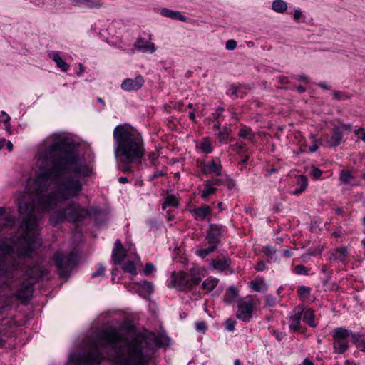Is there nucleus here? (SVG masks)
<instances>
[{"instance_id":"38","label":"nucleus","mask_w":365,"mask_h":365,"mask_svg":"<svg viewBox=\"0 0 365 365\" xmlns=\"http://www.w3.org/2000/svg\"><path fill=\"white\" fill-rule=\"evenodd\" d=\"M84 7L88 9H96L101 6V0H84Z\"/></svg>"},{"instance_id":"19","label":"nucleus","mask_w":365,"mask_h":365,"mask_svg":"<svg viewBox=\"0 0 365 365\" xmlns=\"http://www.w3.org/2000/svg\"><path fill=\"white\" fill-rule=\"evenodd\" d=\"M348 257V249L346 247H341L334 250L329 260H339L341 262H344Z\"/></svg>"},{"instance_id":"61","label":"nucleus","mask_w":365,"mask_h":365,"mask_svg":"<svg viewBox=\"0 0 365 365\" xmlns=\"http://www.w3.org/2000/svg\"><path fill=\"white\" fill-rule=\"evenodd\" d=\"M125 250L120 242V240H116L115 242V247H114V249L113 250Z\"/></svg>"},{"instance_id":"32","label":"nucleus","mask_w":365,"mask_h":365,"mask_svg":"<svg viewBox=\"0 0 365 365\" xmlns=\"http://www.w3.org/2000/svg\"><path fill=\"white\" fill-rule=\"evenodd\" d=\"M218 284V279L213 277H209L202 283V287L210 292L213 290Z\"/></svg>"},{"instance_id":"50","label":"nucleus","mask_w":365,"mask_h":365,"mask_svg":"<svg viewBox=\"0 0 365 365\" xmlns=\"http://www.w3.org/2000/svg\"><path fill=\"white\" fill-rule=\"evenodd\" d=\"M155 271V267L152 263H146L145 267L144 268V274L145 275H149Z\"/></svg>"},{"instance_id":"24","label":"nucleus","mask_w":365,"mask_h":365,"mask_svg":"<svg viewBox=\"0 0 365 365\" xmlns=\"http://www.w3.org/2000/svg\"><path fill=\"white\" fill-rule=\"evenodd\" d=\"M51 58L56 63L57 67L59 68L62 71H67L69 69V65L62 59L58 53H53Z\"/></svg>"},{"instance_id":"13","label":"nucleus","mask_w":365,"mask_h":365,"mask_svg":"<svg viewBox=\"0 0 365 365\" xmlns=\"http://www.w3.org/2000/svg\"><path fill=\"white\" fill-rule=\"evenodd\" d=\"M224 231V227L217 225H211L210 229L206 237V240H207L208 243L210 245L216 246V245L219 242L220 238Z\"/></svg>"},{"instance_id":"47","label":"nucleus","mask_w":365,"mask_h":365,"mask_svg":"<svg viewBox=\"0 0 365 365\" xmlns=\"http://www.w3.org/2000/svg\"><path fill=\"white\" fill-rule=\"evenodd\" d=\"M245 147V143L242 141L236 142L235 143L230 145V148L236 152H240Z\"/></svg>"},{"instance_id":"27","label":"nucleus","mask_w":365,"mask_h":365,"mask_svg":"<svg viewBox=\"0 0 365 365\" xmlns=\"http://www.w3.org/2000/svg\"><path fill=\"white\" fill-rule=\"evenodd\" d=\"M179 205V199L174 195H168L165 198L163 204V209H165L168 206L178 207Z\"/></svg>"},{"instance_id":"64","label":"nucleus","mask_w":365,"mask_h":365,"mask_svg":"<svg viewBox=\"0 0 365 365\" xmlns=\"http://www.w3.org/2000/svg\"><path fill=\"white\" fill-rule=\"evenodd\" d=\"M248 160H249V155H245L242 156V158L240 160V163L245 164L248 161Z\"/></svg>"},{"instance_id":"6","label":"nucleus","mask_w":365,"mask_h":365,"mask_svg":"<svg viewBox=\"0 0 365 365\" xmlns=\"http://www.w3.org/2000/svg\"><path fill=\"white\" fill-rule=\"evenodd\" d=\"M257 304V299L252 296L240 298L237 301L236 317L244 322H248L252 317V313Z\"/></svg>"},{"instance_id":"44","label":"nucleus","mask_w":365,"mask_h":365,"mask_svg":"<svg viewBox=\"0 0 365 365\" xmlns=\"http://www.w3.org/2000/svg\"><path fill=\"white\" fill-rule=\"evenodd\" d=\"M142 289L146 294H150L153 292V285L151 282L145 281L142 284Z\"/></svg>"},{"instance_id":"26","label":"nucleus","mask_w":365,"mask_h":365,"mask_svg":"<svg viewBox=\"0 0 365 365\" xmlns=\"http://www.w3.org/2000/svg\"><path fill=\"white\" fill-rule=\"evenodd\" d=\"M229 265L230 260L228 259L215 260L212 262L213 268L220 272L225 271L227 269H228Z\"/></svg>"},{"instance_id":"49","label":"nucleus","mask_w":365,"mask_h":365,"mask_svg":"<svg viewBox=\"0 0 365 365\" xmlns=\"http://www.w3.org/2000/svg\"><path fill=\"white\" fill-rule=\"evenodd\" d=\"M237 47V42L233 39L227 41L225 48L227 50L233 51Z\"/></svg>"},{"instance_id":"8","label":"nucleus","mask_w":365,"mask_h":365,"mask_svg":"<svg viewBox=\"0 0 365 365\" xmlns=\"http://www.w3.org/2000/svg\"><path fill=\"white\" fill-rule=\"evenodd\" d=\"M199 168L201 172L205 175H215L220 178L222 173V165L221 160L218 158H212L211 160H201L199 163Z\"/></svg>"},{"instance_id":"28","label":"nucleus","mask_w":365,"mask_h":365,"mask_svg":"<svg viewBox=\"0 0 365 365\" xmlns=\"http://www.w3.org/2000/svg\"><path fill=\"white\" fill-rule=\"evenodd\" d=\"M126 257V250H113L112 258L114 262V264H120L121 262Z\"/></svg>"},{"instance_id":"17","label":"nucleus","mask_w":365,"mask_h":365,"mask_svg":"<svg viewBox=\"0 0 365 365\" xmlns=\"http://www.w3.org/2000/svg\"><path fill=\"white\" fill-rule=\"evenodd\" d=\"M202 271V269L200 267H193L190 269L188 273H186L190 288L200 283L201 277L203 275Z\"/></svg>"},{"instance_id":"51","label":"nucleus","mask_w":365,"mask_h":365,"mask_svg":"<svg viewBox=\"0 0 365 365\" xmlns=\"http://www.w3.org/2000/svg\"><path fill=\"white\" fill-rule=\"evenodd\" d=\"M356 135H357L359 139H361L364 142H365V130L362 128H359V129L354 131Z\"/></svg>"},{"instance_id":"1","label":"nucleus","mask_w":365,"mask_h":365,"mask_svg":"<svg viewBox=\"0 0 365 365\" xmlns=\"http://www.w3.org/2000/svg\"><path fill=\"white\" fill-rule=\"evenodd\" d=\"M36 159L38 175L29 180L28 191L18 197L21 218L19 257H29L41 245L38 235L43 215L60 202L78 196L82 183L77 178L88 173L74 142L63 133L46 137L38 146Z\"/></svg>"},{"instance_id":"9","label":"nucleus","mask_w":365,"mask_h":365,"mask_svg":"<svg viewBox=\"0 0 365 365\" xmlns=\"http://www.w3.org/2000/svg\"><path fill=\"white\" fill-rule=\"evenodd\" d=\"M151 39V34L149 35V40H146L143 37H138L134 43V48L144 53H153L157 51V48L155 43L150 41Z\"/></svg>"},{"instance_id":"55","label":"nucleus","mask_w":365,"mask_h":365,"mask_svg":"<svg viewBox=\"0 0 365 365\" xmlns=\"http://www.w3.org/2000/svg\"><path fill=\"white\" fill-rule=\"evenodd\" d=\"M264 252L267 255H272L274 253H275V250H274V247H272L271 246H266V247H264Z\"/></svg>"},{"instance_id":"4","label":"nucleus","mask_w":365,"mask_h":365,"mask_svg":"<svg viewBox=\"0 0 365 365\" xmlns=\"http://www.w3.org/2000/svg\"><path fill=\"white\" fill-rule=\"evenodd\" d=\"M88 215L86 208L76 202H71L63 209L55 210L50 216L49 222L56 226L64 221L71 222L84 220Z\"/></svg>"},{"instance_id":"34","label":"nucleus","mask_w":365,"mask_h":365,"mask_svg":"<svg viewBox=\"0 0 365 365\" xmlns=\"http://www.w3.org/2000/svg\"><path fill=\"white\" fill-rule=\"evenodd\" d=\"M242 89V86L232 85L230 87L227 93L232 96L233 98H242L243 96Z\"/></svg>"},{"instance_id":"20","label":"nucleus","mask_w":365,"mask_h":365,"mask_svg":"<svg viewBox=\"0 0 365 365\" xmlns=\"http://www.w3.org/2000/svg\"><path fill=\"white\" fill-rule=\"evenodd\" d=\"M160 14L165 17L172 19L180 20L181 21H186V17L180 11H172L169 9L163 8L160 10Z\"/></svg>"},{"instance_id":"31","label":"nucleus","mask_w":365,"mask_h":365,"mask_svg":"<svg viewBox=\"0 0 365 365\" xmlns=\"http://www.w3.org/2000/svg\"><path fill=\"white\" fill-rule=\"evenodd\" d=\"M354 180V176L352 173L346 170H341L339 175V180L343 184H350Z\"/></svg>"},{"instance_id":"46","label":"nucleus","mask_w":365,"mask_h":365,"mask_svg":"<svg viewBox=\"0 0 365 365\" xmlns=\"http://www.w3.org/2000/svg\"><path fill=\"white\" fill-rule=\"evenodd\" d=\"M294 272L297 274H303V275L308 274V269L306 267H304V265H297L294 267Z\"/></svg>"},{"instance_id":"23","label":"nucleus","mask_w":365,"mask_h":365,"mask_svg":"<svg viewBox=\"0 0 365 365\" xmlns=\"http://www.w3.org/2000/svg\"><path fill=\"white\" fill-rule=\"evenodd\" d=\"M238 135L240 138L247 140L252 143L254 142L255 138V135L251 128L246 125H243L240 128Z\"/></svg>"},{"instance_id":"33","label":"nucleus","mask_w":365,"mask_h":365,"mask_svg":"<svg viewBox=\"0 0 365 365\" xmlns=\"http://www.w3.org/2000/svg\"><path fill=\"white\" fill-rule=\"evenodd\" d=\"M34 285V282L32 281H29L27 282L24 287H25V292H23L21 290H19L18 292H17V296L19 298H27V297L31 294V287L32 286Z\"/></svg>"},{"instance_id":"37","label":"nucleus","mask_w":365,"mask_h":365,"mask_svg":"<svg viewBox=\"0 0 365 365\" xmlns=\"http://www.w3.org/2000/svg\"><path fill=\"white\" fill-rule=\"evenodd\" d=\"M216 250L215 245H212L207 249L199 250L196 252L197 255L201 258L206 257L208 255L213 252Z\"/></svg>"},{"instance_id":"59","label":"nucleus","mask_w":365,"mask_h":365,"mask_svg":"<svg viewBox=\"0 0 365 365\" xmlns=\"http://www.w3.org/2000/svg\"><path fill=\"white\" fill-rule=\"evenodd\" d=\"M295 79L298 80V81H304L305 83H308L309 82V80H308V77L305 75H299V76H295Z\"/></svg>"},{"instance_id":"53","label":"nucleus","mask_w":365,"mask_h":365,"mask_svg":"<svg viewBox=\"0 0 365 365\" xmlns=\"http://www.w3.org/2000/svg\"><path fill=\"white\" fill-rule=\"evenodd\" d=\"M104 271H105L104 267H103L102 265H99L98 267V269H97L96 272H93L92 274V277H98V276L103 275Z\"/></svg>"},{"instance_id":"11","label":"nucleus","mask_w":365,"mask_h":365,"mask_svg":"<svg viewBox=\"0 0 365 365\" xmlns=\"http://www.w3.org/2000/svg\"><path fill=\"white\" fill-rule=\"evenodd\" d=\"M302 307H297L289 315V327L293 331H299L301 329V317Z\"/></svg>"},{"instance_id":"15","label":"nucleus","mask_w":365,"mask_h":365,"mask_svg":"<svg viewBox=\"0 0 365 365\" xmlns=\"http://www.w3.org/2000/svg\"><path fill=\"white\" fill-rule=\"evenodd\" d=\"M48 271L41 265H36L26 272V276L30 279H43L47 276Z\"/></svg>"},{"instance_id":"25","label":"nucleus","mask_w":365,"mask_h":365,"mask_svg":"<svg viewBox=\"0 0 365 365\" xmlns=\"http://www.w3.org/2000/svg\"><path fill=\"white\" fill-rule=\"evenodd\" d=\"M238 292L237 289L233 287H230L224 295V301L227 303L233 302L237 297Z\"/></svg>"},{"instance_id":"56","label":"nucleus","mask_w":365,"mask_h":365,"mask_svg":"<svg viewBox=\"0 0 365 365\" xmlns=\"http://www.w3.org/2000/svg\"><path fill=\"white\" fill-rule=\"evenodd\" d=\"M224 110V108L222 107H220L219 106L216 110H215V120H218L220 118V117L222 115V112Z\"/></svg>"},{"instance_id":"12","label":"nucleus","mask_w":365,"mask_h":365,"mask_svg":"<svg viewBox=\"0 0 365 365\" xmlns=\"http://www.w3.org/2000/svg\"><path fill=\"white\" fill-rule=\"evenodd\" d=\"M144 82L143 78L138 76L135 78H126L122 82L120 87L125 91H138L142 88Z\"/></svg>"},{"instance_id":"14","label":"nucleus","mask_w":365,"mask_h":365,"mask_svg":"<svg viewBox=\"0 0 365 365\" xmlns=\"http://www.w3.org/2000/svg\"><path fill=\"white\" fill-rule=\"evenodd\" d=\"M190 212L197 221H203L212 214V210L209 205H203L199 207L190 210Z\"/></svg>"},{"instance_id":"52","label":"nucleus","mask_w":365,"mask_h":365,"mask_svg":"<svg viewBox=\"0 0 365 365\" xmlns=\"http://www.w3.org/2000/svg\"><path fill=\"white\" fill-rule=\"evenodd\" d=\"M195 327L198 331H205L207 329V327L204 322H197L195 324Z\"/></svg>"},{"instance_id":"43","label":"nucleus","mask_w":365,"mask_h":365,"mask_svg":"<svg viewBox=\"0 0 365 365\" xmlns=\"http://www.w3.org/2000/svg\"><path fill=\"white\" fill-rule=\"evenodd\" d=\"M148 157L150 162L155 165L156 160H158L159 157V150L156 148L155 150L149 152L148 154Z\"/></svg>"},{"instance_id":"30","label":"nucleus","mask_w":365,"mask_h":365,"mask_svg":"<svg viewBox=\"0 0 365 365\" xmlns=\"http://www.w3.org/2000/svg\"><path fill=\"white\" fill-rule=\"evenodd\" d=\"M12 251L13 248L11 246L3 242H0V258L3 257L4 259H7ZM1 262H0V264Z\"/></svg>"},{"instance_id":"39","label":"nucleus","mask_w":365,"mask_h":365,"mask_svg":"<svg viewBox=\"0 0 365 365\" xmlns=\"http://www.w3.org/2000/svg\"><path fill=\"white\" fill-rule=\"evenodd\" d=\"M230 130L225 127L218 133V139L220 142L225 143L229 138Z\"/></svg>"},{"instance_id":"2","label":"nucleus","mask_w":365,"mask_h":365,"mask_svg":"<svg viewBox=\"0 0 365 365\" xmlns=\"http://www.w3.org/2000/svg\"><path fill=\"white\" fill-rule=\"evenodd\" d=\"M155 338L143 334L128 337L120 329L106 328L89 343L88 351L71 354L69 360L74 365H99L104 359L102 351L110 346L115 354V365H148L153 354L150 341Z\"/></svg>"},{"instance_id":"5","label":"nucleus","mask_w":365,"mask_h":365,"mask_svg":"<svg viewBox=\"0 0 365 365\" xmlns=\"http://www.w3.org/2000/svg\"><path fill=\"white\" fill-rule=\"evenodd\" d=\"M333 348L335 353L343 354L349 347L350 341H357L358 336L349 329L338 327L333 331Z\"/></svg>"},{"instance_id":"62","label":"nucleus","mask_w":365,"mask_h":365,"mask_svg":"<svg viewBox=\"0 0 365 365\" xmlns=\"http://www.w3.org/2000/svg\"><path fill=\"white\" fill-rule=\"evenodd\" d=\"M278 81L280 83H282V84H287L289 83V80H288L287 77H285V76H279Z\"/></svg>"},{"instance_id":"18","label":"nucleus","mask_w":365,"mask_h":365,"mask_svg":"<svg viewBox=\"0 0 365 365\" xmlns=\"http://www.w3.org/2000/svg\"><path fill=\"white\" fill-rule=\"evenodd\" d=\"M343 135L339 128H334L331 135H327L326 140L329 146L336 147L342 140Z\"/></svg>"},{"instance_id":"7","label":"nucleus","mask_w":365,"mask_h":365,"mask_svg":"<svg viewBox=\"0 0 365 365\" xmlns=\"http://www.w3.org/2000/svg\"><path fill=\"white\" fill-rule=\"evenodd\" d=\"M53 259L61 277H66L77 262V256L71 253L65 256L61 252L54 255Z\"/></svg>"},{"instance_id":"10","label":"nucleus","mask_w":365,"mask_h":365,"mask_svg":"<svg viewBox=\"0 0 365 365\" xmlns=\"http://www.w3.org/2000/svg\"><path fill=\"white\" fill-rule=\"evenodd\" d=\"M170 284L173 287L178 288L180 290H185L190 288L186 273L182 272L178 273L173 272L172 274Z\"/></svg>"},{"instance_id":"21","label":"nucleus","mask_w":365,"mask_h":365,"mask_svg":"<svg viewBox=\"0 0 365 365\" xmlns=\"http://www.w3.org/2000/svg\"><path fill=\"white\" fill-rule=\"evenodd\" d=\"M302 317L303 318V321L310 327H317V324L314 321L315 315L314 314V311L312 309L302 307Z\"/></svg>"},{"instance_id":"16","label":"nucleus","mask_w":365,"mask_h":365,"mask_svg":"<svg viewBox=\"0 0 365 365\" xmlns=\"http://www.w3.org/2000/svg\"><path fill=\"white\" fill-rule=\"evenodd\" d=\"M221 183L222 180L218 178L205 181V188L202 192V197L206 199L210 195L215 194L217 189L214 187L213 185H219Z\"/></svg>"},{"instance_id":"63","label":"nucleus","mask_w":365,"mask_h":365,"mask_svg":"<svg viewBox=\"0 0 365 365\" xmlns=\"http://www.w3.org/2000/svg\"><path fill=\"white\" fill-rule=\"evenodd\" d=\"M72 4L75 6H84V0H71Z\"/></svg>"},{"instance_id":"60","label":"nucleus","mask_w":365,"mask_h":365,"mask_svg":"<svg viewBox=\"0 0 365 365\" xmlns=\"http://www.w3.org/2000/svg\"><path fill=\"white\" fill-rule=\"evenodd\" d=\"M257 271H263L265 269V264L263 262H259L255 267Z\"/></svg>"},{"instance_id":"58","label":"nucleus","mask_w":365,"mask_h":365,"mask_svg":"<svg viewBox=\"0 0 365 365\" xmlns=\"http://www.w3.org/2000/svg\"><path fill=\"white\" fill-rule=\"evenodd\" d=\"M302 15V11H301V10H300V9H295V10H294V19L296 21L299 20V19L301 18Z\"/></svg>"},{"instance_id":"35","label":"nucleus","mask_w":365,"mask_h":365,"mask_svg":"<svg viewBox=\"0 0 365 365\" xmlns=\"http://www.w3.org/2000/svg\"><path fill=\"white\" fill-rule=\"evenodd\" d=\"M200 148L202 151L205 153L208 154L212 153L213 150V148L210 140L208 138L203 139L200 144Z\"/></svg>"},{"instance_id":"42","label":"nucleus","mask_w":365,"mask_h":365,"mask_svg":"<svg viewBox=\"0 0 365 365\" xmlns=\"http://www.w3.org/2000/svg\"><path fill=\"white\" fill-rule=\"evenodd\" d=\"M358 336L357 341H353L357 348L362 351H365V340L361 339V335L359 333H355Z\"/></svg>"},{"instance_id":"22","label":"nucleus","mask_w":365,"mask_h":365,"mask_svg":"<svg viewBox=\"0 0 365 365\" xmlns=\"http://www.w3.org/2000/svg\"><path fill=\"white\" fill-rule=\"evenodd\" d=\"M297 187L293 192V194L295 195H300L306 190L308 185V179L305 175H300L297 178Z\"/></svg>"},{"instance_id":"54","label":"nucleus","mask_w":365,"mask_h":365,"mask_svg":"<svg viewBox=\"0 0 365 365\" xmlns=\"http://www.w3.org/2000/svg\"><path fill=\"white\" fill-rule=\"evenodd\" d=\"M235 322L228 319L226 320V329L229 331H232L235 329Z\"/></svg>"},{"instance_id":"57","label":"nucleus","mask_w":365,"mask_h":365,"mask_svg":"<svg viewBox=\"0 0 365 365\" xmlns=\"http://www.w3.org/2000/svg\"><path fill=\"white\" fill-rule=\"evenodd\" d=\"M319 144L318 140H314L313 144L309 147V151L311 153L315 152L318 149Z\"/></svg>"},{"instance_id":"36","label":"nucleus","mask_w":365,"mask_h":365,"mask_svg":"<svg viewBox=\"0 0 365 365\" xmlns=\"http://www.w3.org/2000/svg\"><path fill=\"white\" fill-rule=\"evenodd\" d=\"M123 270L125 272H128L133 275H135L136 274V267L134 264V263L131 261H128L127 262H125L123 267H122Z\"/></svg>"},{"instance_id":"48","label":"nucleus","mask_w":365,"mask_h":365,"mask_svg":"<svg viewBox=\"0 0 365 365\" xmlns=\"http://www.w3.org/2000/svg\"><path fill=\"white\" fill-rule=\"evenodd\" d=\"M322 175V172L316 167H312L311 169V175L314 179H319Z\"/></svg>"},{"instance_id":"41","label":"nucleus","mask_w":365,"mask_h":365,"mask_svg":"<svg viewBox=\"0 0 365 365\" xmlns=\"http://www.w3.org/2000/svg\"><path fill=\"white\" fill-rule=\"evenodd\" d=\"M10 120H11L10 116L5 111L1 112L0 123H4L5 125V127L7 130L10 127V124H9Z\"/></svg>"},{"instance_id":"3","label":"nucleus","mask_w":365,"mask_h":365,"mask_svg":"<svg viewBox=\"0 0 365 365\" xmlns=\"http://www.w3.org/2000/svg\"><path fill=\"white\" fill-rule=\"evenodd\" d=\"M114 154L123 172L130 163L138 161L145 154L141 135L127 124L118 125L113 130Z\"/></svg>"},{"instance_id":"40","label":"nucleus","mask_w":365,"mask_h":365,"mask_svg":"<svg viewBox=\"0 0 365 365\" xmlns=\"http://www.w3.org/2000/svg\"><path fill=\"white\" fill-rule=\"evenodd\" d=\"M311 289L305 286H299L297 292L301 298H307L310 294Z\"/></svg>"},{"instance_id":"45","label":"nucleus","mask_w":365,"mask_h":365,"mask_svg":"<svg viewBox=\"0 0 365 365\" xmlns=\"http://www.w3.org/2000/svg\"><path fill=\"white\" fill-rule=\"evenodd\" d=\"M334 98L336 100H345L350 98V96L341 91H335L333 92Z\"/></svg>"},{"instance_id":"29","label":"nucleus","mask_w":365,"mask_h":365,"mask_svg":"<svg viewBox=\"0 0 365 365\" xmlns=\"http://www.w3.org/2000/svg\"><path fill=\"white\" fill-rule=\"evenodd\" d=\"M272 9L275 12L284 13L287 9V5L284 0H274L272 2Z\"/></svg>"}]
</instances>
